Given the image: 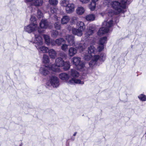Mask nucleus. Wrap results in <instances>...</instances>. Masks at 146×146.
<instances>
[{
	"instance_id": "obj_1",
	"label": "nucleus",
	"mask_w": 146,
	"mask_h": 146,
	"mask_svg": "<svg viewBox=\"0 0 146 146\" xmlns=\"http://www.w3.org/2000/svg\"><path fill=\"white\" fill-rule=\"evenodd\" d=\"M132 0H114L111 3V7L116 11L117 14L123 13L126 11V5L129 4Z\"/></svg>"
},
{
	"instance_id": "obj_2",
	"label": "nucleus",
	"mask_w": 146,
	"mask_h": 146,
	"mask_svg": "<svg viewBox=\"0 0 146 146\" xmlns=\"http://www.w3.org/2000/svg\"><path fill=\"white\" fill-rule=\"evenodd\" d=\"M113 25V21L111 18L108 19H106L102 23V27L100 28L98 31V35L100 36L111 31Z\"/></svg>"
},
{
	"instance_id": "obj_3",
	"label": "nucleus",
	"mask_w": 146,
	"mask_h": 146,
	"mask_svg": "<svg viewBox=\"0 0 146 146\" xmlns=\"http://www.w3.org/2000/svg\"><path fill=\"white\" fill-rule=\"evenodd\" d=\"M74 38V36L72 35H67L65 37L66 40L69 46H75L80 52L83 51L85 48L86 44H81L79 42L75 43Z\"/></svg>"
},
{
	"instance_id": "obj_4",
	"label": "nucleus",
	"mask_w": 146,
	"mask_h": 146,
	"mask_svg": "<svg viewBox=\"0 0 146 146\" xmlns=\"http://www.w3.org/2000/svg\"><path fill=\"white\" fill-rule=\"evenodd\" d=\"M65 55V53L61 52L60 54V56L61 57H58L56 58L54 64L51 66L50 69L52 71L58 72H60L61 70L60 67L63 66L64 64V61L63 59V58Z\"/></svg>"
},
{
	"instance_id": "obj_5",
	"label": "nucleus",
	"mask_w": 146,
	"mask_h": 146,
	"mask_svg": "<svg viewBox=\"0 0 146 146\" xmlns=\"http://www.w3.org/2000/svg\"><path fill=\"white\" fill-rule=\"evenodd\" d=\"M70 75L73 78L68 82V84H84L83 81L76 78L79 76V74L76 70H71Z\"/></svg>"
},
{
	"instance_id": "obj_6",
	"label": "nucleus",
	"mask_w": 146,
	"mask_h": 146,
	"mask_svg": "<svg viewBox=\"0 0 146 146\" xmlns=\"http://www.w3.org/2000/svg\"><path fill=\"white\" fill-rule=\"evenodd\" d=\"M73 65L76 66V68L81 71H83L86 69L84 63L81 62V58L78 57H74L72 59Z\"/></svg>"
},
{
	"instance_id": "obj_7",
	"label": "nucleus",
	"mask_w": 146,
	"mask_h": 146,
	"mask_svg": "<svg viewBox=\"0 0 146 146\" xmlns=\"http://www.w3.org/2000/svg\"><path fill=\"white\" fill-rule=\"evenodd\" d=\"M24 30L25 31L29 33L33 32L35 34V32L37 30L39 34L42 32V31L40 30L38 27L37 24H32V23H30L29 25L25 26Z\"/></svg>"
},
{
	"instance_id": "obj_8",
	"label": "nucleus",
	"mask_w": 146,
	"mask_h": 146,
	"mask_svg": "<svg viewBox=\"0 0 146 146\" xmlns=\"http://www.w3.org/2000/svg\"><path fill=\"white\" fill-rule=\"evenodd\" d=\"M59 84L58 78L54 76L50 77L48 81L46 83L47 86H52L53 88H57L59 86Z\"/></svg>"
},
{
	"instance_id": "obj_9",
	"label": "nucleus",
	"mask_w": 146,
	"mask_h": 146,
	"mask_svg": "<svg viewBox=\"0 0 146 146\" xmlns=\"http://www.w3.org/2000/svg\"><path fill=\"white\" fill-rule=\"evenodd\" d=\"M107 42L106 37H104L100 38L97 49L99 52L102 51L104 48V44Z\"/></svg>"
},
{
	"instance_id": "obj_10",
	"label": "nucleus",
	"mask_w": 146,
	"mask_h": 146,
	"mask_svg": "<svg viewBox=\"0 0 146 146\" xmlns=\"http://www.w3.org/2000/svg\"><path fill=\"white\" fill-rule=\"evenodd\" d=\"M35 39L31 41L33 44H35V46H37L42 45L43 44L42 38L38 34H36L35 33Z\"/></svg>"
},
{
	"instance_id": "obj_11",
	"label": "nucleus",
	"mask_w": 146,
	"mask_h": 146,
	"mask_svg": "<svg viewBox=\"0 0 146 146\" xmlns=\"http://www.w3.org/2000/svg\"><path fill=\"white\" fill-rule=\"evenodd\" d=\"M50 68L51 67H50L49 66H43L40 68L39 72L41 74L45 76L48 74L49 72L48 70H52Z\"/></svg>"
},
{
	"instance_id": "obj_12",
	"label": "nucleus",
	"mask_w": 146,
	"mask_h": 146,
	"mask_svg": "<svg viewBox=\"0 0 146 146\" xmlns=\"http://www.w3.org/2000/svg\"><path fill=\"white\" fill-rule=\"evenodd\" d=\"M75 8V5L74 3H69L65 8L66 12L68 14L71 13L74 11Z\"/></svg>"
},
{
	"instance_id": "obj_13",
	"label": "nucleus",
	"mask_w": 146,
	"mask_h": 146,
	"mask_svg": "<svg viewBox=\"0 0 146 146\" xmlns=\"http://www.w3.org/2000/svg\"><path fill=\"white\" fill-rule=\"evenodd\" d=\"M99 59V56L98 55H94L92 58V60L90 61L89 64L90 66L93 67L97 65V61Z\"/></svg>"
},
{
	"instance_id": "obj_14",
	"label": "nucleus",
	"mask_w": 146,
	"mask_h": 146,
	"mask_svg": "<svg viewBox=\"0 0 146 146\" xmlns=\"http://www.w3.org/2000/svg\"><path fill=\"white\" fill-rule=\"evenodd\" d=\"M45 40V42L47 45L51 44L52 45H55L54 41L50 40V36L47 35H44L43 36Z\"/></svg>"
},
{
	"instance_id": "obj_15",
	"label": "nucleus",
	"mask_w": 146,
	"mask_h": 146,
	"mask_svg": "<svg viewBox=\"0 0 146 146\" xmlns=\"http://www.w3.org/2000/svg\"><path fill=\"white\" fill-rule=\"evenodd\" d=\"M36 48L38 50L39 52L43 53H47L48 51V47L42 45L37 46Z\"/></svg>"
},
{
	"instance_id": "obj_16",
	"label": "nucleus",
	"mask_w": 146,
	"mask_h": 146,
	"mask_svg": "<svg viewBox=\"0 0 146 146\" xmlns=\"http://www.w3.org/2000/svg\"><path fill=\"white\" fill-rule=\"evenodd\" d=\"M83 31L79 29V28L77 29L75 28H73L72 29V33L79 36H81L82 35Z\"/></svg>"
},
{
	"instance_id": "obj_17",
	"label": "nucleus",
	"mask_w": 146,
	"mask_h": 146,
	"mask_svg": "<svg viewBox=\"0 0 146 146\" xmlns=\"http://www.w3.org/2000/svg\"><path fill=\"white\" fill-rule=\"evenodd\" d=\"M48 23L46 20L42 19L39 24L40 27L42 29H46L48 26Z\"/></svg>"
},
{
	"instance_id": "obj_18",
	"label": "nucleus",
	"mask_w": 146,
	"mask_h": 146,
	"mask_svg": "<svg viewBox=\"0 0 146 146\" xmlns=\"http://www.w3.org/2000/svg\"><path fill=\"white\" fill-rule=\"evenodd\" d=\"M43 3V0H33L31 4L32 5H34L36 7H39L41 6Z\"/></svg>"
},
{
	"instance_id": "obj_19",
	"label": "nucleus",
	"mask_w": 146,
	"mask_h": 146,
	"mask_svg": "<svg viewBox=\"0 0 146 146\" xmlns=\"http://www.w3.org/2000/svg\"><path fill=\"white\" fill-rule=\"evenodd\" d=\"M55 19L57 21L54 24L55 29L57 30H60L61 28V24L60 22V19L57 17V16H55Z\"/></svg>"
},
{
	"instance_id": "obj_20",
	"label": "nucleus",
	"mask_w": 146,
	"mask_h": 146,
	"mask_svg": "<svg viewBox=\"0 0 146 146\" xmlns=\"http://www.w3.org/2000/svg\"><path fill=\"white\" fill-rule=\"evenodd\" d=\"M69 75L66 73H62L59 75V77L62 80L67 81L69 78Z\"/></svg>"
},
{
	"instance_id": "obj_21",
	"label": "nucleus",
	"mask_w": 146,
	"mask_h": 146,
	"mask_svg": "<svg viewBox=\"0 0 146 146\" xmlns=\"http://www.w3.org/2000/svg\"><path fill=\"white\" fill-rule=\"evenodd\" d=\"M77 52V50L75 48L71 47L70 48L68 51V55L69 56L72 57Z\"/></svg>"
},
{
	"instance_id": "obj_22",
	"label": "nucleus",
	"mask_w": 146,
	"mask_h": 146,
	"mask_svg": "<svg viewBox=\"0 0 146 146\" xmlns=\"http://www.w3.org/2000/svg\"><path fill=\"white\" fill-rule=\"evenodd\" d=\"M49 55L52 59H54L56 56L57 53L56 51L54 49H51L49 50L48 51Z\"/></svg>"
},
{
	"instance_id": "obj_23",
	"label": "nucleus",
	"mask_w": 146,
	"mask_h": 146,
	"mask_svg": "<svg viewBox=\"0 0 146 146\" xmlns=\"http://www.w3.org/2000/svg\"><path fill=\"white\" fill-rule=\"evenodd\" d=\"M70 20L69 16L64 15L63 16L61 19V23L62 24H66Z\"/></svg>"
},
{
	"instance_id": "obj_24",
	"label": "nucleus",
	"mask_w": 146,
	"mask_h": 146,
	"mask_svg": "<svg viewBox=\"0 0 146 146\" xmlns=\"http://www.w3.org/2000/svg\"><path fill=\"white\" fill-rule=\"evenodd\" d=\"M76 26L79 29H81L83 31L86 28V27L84 25V23L81 21H78L77 22Z\"/></svg>"
},
{
	"instance_id": "obj_25",
	"label": "nucleus",
	"mask_w": 146,
	"mask_h": 146,
	"mask_svg": "<svg viewBox=\"0 0 146 146\" xmlns=\"http://www.w3.org/2000/svg\"><path fill=\"white\" fill-rule=\"evenodd\" d=\"M88 52L89 54L92 55L96 53V50L93 46L91 45L88 47Z\"/></svg>"
},
{
	"instance_id": "obj_26",
	"label": "nucleus",
	"mask_w": 146,
	"mask_h": 146,
	"mask_svg": "<svg viewBox=\"0 0 146 146\" xmlns=\"http://www.w3.org/2000/svg\"><path fill=\"white\" fill-rule=\"evenodd\" d=\"M94 30L92 29L91 27L87 29V32L85 34V36L86 38H88L90 36L92 35L94 33Z\"/></svg>"
},
{
	"instance_id": "obj_27",
	"label": "nucleus",
	"mask_w": 146,
	"mask_h": 146,
	"mask_svg": "<svg viewBox=\"0 0 146 146\" xmlns=\"http://www.w3.org/2000/svg\"><path fill=\"white\" fill-rule=\"evenodd\" d=\"M95 15L93 14H90L86 16V19L88 21H91L95 20Z\"/></svg>"
},
{
	"instance_id": "obj_28",
	"label": "nucleus",
	"mask_w": 146,
	"mask_h": 146,
	"mask_svg": "<svg viewBox=\"0 0 146 146\" xmlns=\"http://www.w3.org/2000/svg\"><path fill=\"white\" fill-rule=\"evenodd\" d=\"M69 3V1L68 0H62L60 2V5L62 7H65V8Z\"/></svg>"
},
{
	"instance_id": "obj_29",
	"label": "nucleus",
	"mask_w": 146,
	"mask_h": 146,
	"mask_svg": "<svg viewBox=\"0 0 146 146\" xmlns=\"http://www.w3.org/2000/svg\"><path fill=\"white\" fill-rule=\"evenodd\" d=\"M42 62L44 64H48L50 62V59L48 55L44 54L42 58Z\"/></svg>"
},
{
	"instance_id": "obj_30",
	"label": "nucleus",
	"mask_w": 146,
	"mask_h": 146,
	"mask_svg": "<svg viewBox=\"0 0 146 146\" xmlns=\"http://www.w3.org/2000/svg\"><path fill=\"white\" fill-rule=\"evenodd\" d=\"M85 9L82 7H78L76 9V13L79 15H82L85 11Z\"/></svg>"
},
{
	"instance_id": "obj_31",
	"label": "nucleus",
	"mask_w": 146,
	"mask_h": 146,
	"mask_svg": "<svg viewBox=\"0 0 146 146\" xmlns=\"http://www.w3.org/2000/svg\"><path fill=\"white\" fill-rule=\"evenodd\" d=\"M63 66V69L64 70L66 71L68 70L70 66V62L69 61L64 62Z\"/></svg>"
},
{
	"instance_id": "obj_32",
	"label": "nucleus",
	"mask_w": 146,
	"mask_h": 146,
	"mask_svg": "<svg viewBox=\"0 0 146 146\" xmlns=\"http://www.w3.org/2000/svg\"><path fill=\"white\" fill-rule=\"evenodd\" d=\"M65 42L64 39L62 38H59L55 40V43L57 45H59L62 43H64Z\"/></svg>"
},
{
	"instance_id": "obj_33",
	"label": "nucleus",
	"mask_w": 146,
	"mask_h": 146,
	"mask_svg": "<svg viewBox=\"0 0 146 146\" xmlns=\"http://www.w3.org/2000/svg\"><path fill=\"white\" fill-rule=\"evenodd\" d=\"M138 98L139 100L142 102L146 101V95L141 94L138 96Z\"/></svg>"
},
{
	"instance_id": "obj_34",
	"label": "nucleus",
	"mask_w": 146,
	"mask_h": 146,
	"mask_svg": "<svg viewBox=\"0 0 146 146\" xmlns=\"http://www.w3.org/2000/svg\"><path fill=\"white\" fill-rule=\"evenodd\" d=\"M50 12L51 13L54 14L53 16L55 18V16H56V14L58 12V9L55 7H52L50 8Z\"/></svg>"
},
{
	"instance_id": "obj_35",
	"label": "nucleus",
	"mask_w": 146,
	"mask_h": 146,
	"mask_svg": "<svg viewBox=\"0 0 146 146\" xmlns=\"http://www.w3.org/2000/svg\"><path fill=\"white\" fill-rule=\"evenodd\" d=\"M96 3L92 2L89 5V7L91 11H93L95 10L96 7Z\"/></svg>"
},
{
	"instance_id": "obj_36",
	"label": "nucleus",
	"mask_w": 146,
	"mask_h": 146,
	"mask_svg": "<svg viewBox=\"0 0 146 146\" xmlns=\"http://www.w3.org/2000/svg\"><path fill=\"white\" fill-rule=\"evenodd\" d=\"M31 23L32 24H37L36 19L35 17L33 15H31L30 19Z\"/></svg>"
},
{
	"instance_id": "obj_37",
	"label": "nucleus",
	"mask_w": 146,
	"mask_h": 146,
	"mask_svg": "<svg viewBox=\"0 0 146 146\" xmlns=\"http://www.w3.org/2000/svg\"><path fill=\"white\" fill-rule=\"evenodd\" d=\"M92 56V55L88 53V54H85L84 57L85 60H88L91 57H93Z\"/></svg>"
},
{
	"instance_id": "obj_38",
	"label": "nucleus",
	"mask_w": 146,
	"mask_h": 146,
	"mask_svg": "<svg viewBox=\"0 0 146 146\" xmlns=\"http://www.w3.org/2000/svg\"><path fill=\"white\" fill-rule=\"evenodd\" d=\"M106 55L104 53H102L100 56H99V59L100 61L103 62L106 59Z\"/></svg>"
},
{
	"instance_id": "obj_39",
	"label": "nucleus",
	"mask_w": 146,
	"mask_h": 146,
	"mask_svg": "<svg viewBox=\"0 0 146 146\" xmlns=\"http://www.w3.org/2000/svg\"><path fill=\"white\" fill-rule=\"evenodd\" d=\"M51 32V36L52 37L56 38L58 35V32L56 30H53Z\"/></svg>"
},
{
	"instance_id": "obj_40",
	"label": "nucleus",
	"mask_w": 146,
	"mask_h": 146,
	"mask_svg": "<svg viewBox=\"0 0 146 146\" xmlns=\"http://www.w3.org/2000/svg\"><path fill=\"white\" fill-rule=\"evenodd\" d=\"M43 13L41 12L40 10L38 9L37 10V17L38 19H40L42 17H43Z\"/></svg>"
},
{
	"instance_id": "obj_41",
	"label": "nucleus",
	"mask_w": 146,
	"mask_h": 146,
	"mask_svg": "<svg viewBox=\"0 0 146 146\" xmlns=\"http://www.w3.org/2000/svg\"><path fill=\"white\" fill-rule=\"evenodd\" d=\"M49 2L50 5H57L58 3L57 0H49Z\"/></svg>"
},
{
	"instance_id": "obj_42",
	"label": "nucleus",
	"mask_w": 146,
	"mask_h": 146,
	"mask_svg": "<svg viewBox=\"0 0 146 146\" xmlns=\"http://www.w3.org/2000/svg\"><path fill=\"white\" fill-rule=\"evenodd\" d=\"M68 45V44H63L61 46L62 49L64 51H66L67 49Z\"/></svg>"
},
{
	"instance_id": "obj_43",
	"label": "nucleus",
	"mask_w": 146,
	"mask_h": 146,
	"mask_svg": "<svg viewBox=\"0 0 146 146\" xmlns=\"http://www.w3.org/2000/svg\"><path fill=\"white\" fill-rule=\"evenodd\" d=\"M112 1L111 0H104V4L106 5H111V3Z\"/></svg>"
},
{
	"instance_id": "obj_44",
	"label": "nucleus",
	"mask_w": 146,
	"mask_h": 146,
	"mask_svg": "<svg viewBox=\"0 0 146 146\" xmlns=\"http://www.w3.org/2000/svg\"><path fill=\"white\" fill-rule=\"evenodd\" d=\"M79 1L83 4H87L88 3L90 0H79Z\"/></svg>"
},
{
	"instance_id": "obj_45",
	"label": "nucleus",
	"mask_w": 146,
	"mask_h": 146,
	"mask_svg": "<svg viewBox=\"0 0 146 146\" xmlns=\"http://www.w3.org/2000/svg\"><path fill=\"white\" fill-rule=\"evenodd\" d=\"M113 13L112 11H108V14H106L105 15L106 16L107 15H108L110 17H111L112 15L113 14Z\"/></svg>"
},
{
	"instance_id": "obj_46",
	"label": "nucleus",
	"mask_w": 146,
	"mask_h": 146,
	"mask_svg": "<svg viewBox=\"0 0 146 146\" xmlns=\"http://www.w3.org/2000/svg\"><path fill=\"white\" fill-rule=\"evenodd\" d=\"M33 0H24V2L26 3H29L32 2L33 1Z\"/></svg>"
},
{
	"instance_id": "obj_47",
	"label": "nucleus",
	"mask_w": 146,
	"mask_h": 146,
	"mask_svg": "<svg viewBox=\"0 0 146 146\" xmlns=\"http://www.w3.org/2000/svg\"><path fill=\"white\" fill-rule=\"evenodd\" d=\"M78 19V18L76 17H72V19L73 21H74L75 20H76Z\"/></svg>"
},
{
	"instance_id": "obj_48",
	"label": "nucleus",
	"mask_w": 146,
	"mask_h": 146,
	"mask_svg": "<svg viewBox=\"0 0 146 146\" xmlns=\"http://www.w3.org/2000/svg\"><path fill=\"white\" fill-rule=\"evenodd\" d=\"M98 0H92V1L93 2H94L96 3V2L98 1Z\"/></svg>"
},
{
	"instance_id": "obj_49",
	"label": "nucleus",
	"mask_w": 146,
	"mask_h": 146,
	"mask_svg": "<svg viewBox=\"0 0 146 146\" xmlns=\"http://www.w3.org/2000/svg\"><path fill=\"white\" fill-rule=\"evenodd\" d=\"M76 133H77L76 132H75L74 133V134L73 135L74 136H75L76 134Z\"/></svg>"
},
{
	"instance_id": "obj_50",
	"label": "nucleus",
	"mask_w": 146,
	"mask_h": 146,
	"mask_svg": "<svg viewBox=\"0 0 146 146\" xmlns=\"http://www.w3.org/2000/svg\"><path fill=\"white\" fill-rule=\"evenodd\" d=\"M71 139L72 141H74V138H72Z\"/></svg>"
},
{
	"instance_id": "obj_51",
	"label": "nucleus",
	"mask_w": 146,
	"mask_h": 146,
	"mask_svg": "<svg viewBox=\"0 0 146 146\" xmlns=\"http://www.w3.org/2000/svg\"><path fill=\"white\" fill-rule=\"evenodd\" d=\"M103 14V13H101V15L103 16H104V15H102Z\"/></svg>"
},
{
	"instance_id": "obj_52",
	"label": "nucleus",
	"mask_w": 146,
	"mask_h": 146,
	"mask_svg": "<svg viewBox=\"0 0 146 146\" xmlns=\"http://www.w3.org/2000/svg\"><path fill=\"white\" fill-rule=\"evenodd\" d=\"M48 1H49V0H48Z\"/></svg>"
}]
</instances>
